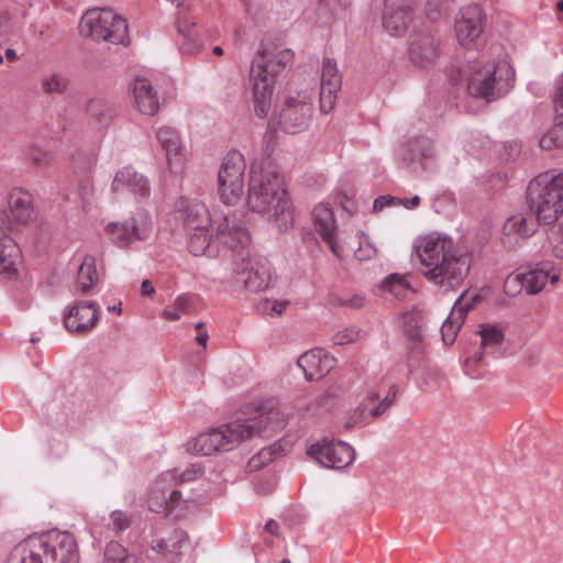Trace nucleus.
<instances>
[{"label":"nucleus","mask_w":563,"mask_h":563,"mask_svg":"<svg viewBox=\"0 0 563 563\" xmlns=\"http://www.w3.org/2000/svg\"><path fill=\"white\" fill-rule=\"evenodd\" d=\"M250 80L255 102L262 106L271 103L277 78L261 60L252 62Z\"/></svg>","instance_id":"nucleus-24"},{"label":"nucleus","mask_w":563,"mask_h":563,"mask_svg":"<svg viewBox=\"0 0 563 563\" xmlns=\"http://www.w3.org/2000/svg\"><path fill=\"white\" fill-rule=\"evenodd\" d=\"M360 338V330L356 328L344 329L343 331L338 332L333 342L338 345H344L352 342H355Z\"/></svg>","instance_id":"nucleus-48"},{"label":"nucleus","mask_w":563,"mask_h":563,"mask_svg":"<svg viewBox=\"0 0 563 563\" xmlns=\"http://www.w3.org/2000/svg\"><path fill=\"white\" fill-rule=\"evenodd\" d=\"M99 280L98 272L96 269L95 258L86 256L79 266L76 291L86 295L97 285Z\"/></svg>","instance_id":"nucleus-37"},{"label":"nucleus","mask_w":563,"mask_h":563,"mask_svg":"<svg viewBox=\"0 0 563 563\" xmlns=\"http://www.w3.org/2000/svg\"><path fill=\"white\" fill-rule=\"evenodd\" d=\"M310 108H280L273 124L279 125L287 133H297L305 129L310 119Z\"/></svg>","instance_id":"nucleus-30"},{"label":"nucleus","mask_w":563,"mask_h":563,"mask_svg":"<svg viewBox=\"0 0 563 563\" xmlns=\"http://www.w3.org/2000/svg\"><path fill=\"white\" fill-rule=\"evenodd\" d=\"M358 247L354 251L355 257L360 261H367L376 255V249L372 245L363 232L356 235Z\"/></svg>","instance_id":"nucleus-42"},{"label":"nucleus","mask_w":563,"mask_h":563,"mask_svg":"<svg viewBox=\"0 0 563 563\" xmlns=\"http://www.w3.org/2000/svg\"><path fill=\"white\" fill-rule=\"evenodd\" d=\"M560 279V274L553 268L544 265L528 272L516 273L507 277L505 288L507 292L523 290L527 295L540 292L548 283L555 285Z\"/></svg>","instance_id":"nucleus-17"},{"label":"nucleus","mask_w":563,"mask_h":563,"mask_svg":"<svg viewBox=\"0 0 563 563\" xmlns=\"http://www.w3.org/2000/svg\"><path fill=\"white\" fill-rule=\"evenodd\" d=\"M308 453L320 464L329 468H344L354 460L352 446L342 441L323 440L312 444Z\"/></svg>","instance_id":"nucleus-18"},{"label":"nucleus","mask_w":563,"mask_h":563,"mask_svg":"<svg viewBox=\"0 0 563 563\" xmlns=\"http://www.w3.org/2000/svg\"><path fill=\"white\" fill-rule=\"evenodd\" d=\"M312 219L322 241L336 257H343L347 251L353 249V244L347 242L343 235H338L334 213L328 205H317L312 210Z\"/></svg>","instance_id":"nucleus-15"},{"label":"nucleus","mask_w":563,"mask_h":563,"mask_svg":"<svg viewBox=\"0 0 563 563\" xmlns=\"http://www.w3.org/2000/svg\"><path fill=\"white\" fill-rule=\"evenodd\" d=\"M341 85L342 77L336 62L330 57H324L322 60L320 88V102L322 106H334Z\"/></svg>","instance_id":"nucleus-27"},{"label":"nucleus","mask_w":563,"mask_h":563,"mask_svg":"<svg viewBox=\"0 0 563 563\" xmlns=\"http://www.w3.org/2000/svg\"><path fill=\"white\" fill-rule=\"evenodd\" d=\"M245 159L239 152L225 155L218 174V192L221 201L227 206H235L244 192Z\"/></svg>","instance_id":"nucleus-11"},{"label":"nucleus","mask_w":563,"mask_h":563,"mask_svg":"<svg viewBox=\"0 0 563 563\" xmlns=\"http://www.w3.org/2000/svg\"><path fill=\"white\" fill-rule=\"evenodd\" d=\"M423 321L424 314L422 310L413 307L401 316V328L409 339L420 341L422 340Z\"/></svg>","instance_id":"nucleus-39"},{"label":"nucleus","mask_w":563,"mask_h":563,"mask_svg":"<svg viewBox=\"0 0 563 563\" xmlns=\"http://www.w3.org/2000/svg\"><path fill=\"white\" fill-rule=\"evenodd\" d=\"M287 306V300L263 299L258 302L257 307L263 313L275 317L280 316Z\"/></svg>","instance_id":"nucleus-44"},{"label":"nucleus","mask_w":563,"mask_h":563,"mask_svg":"<svg viewBox=\"0 0 563 563\" xmlns=\"http://www.w3.org/2000/svg\"><path fill=\"white\" fill-rule=\"evenodd\" d=\"M298 366L303 371L308 380L325 376L335 364V360L322 349H313L298 358Z\"/></svg>","instance_id":"nucleus-25"},{"label":"nucleus","mask_w":563,"mask_h":563,"mask_svg":"<svg viewBox=\"0 0 563 563\" xmlns=\"http://www.w3.org/2000/svg\"><path fill=\"white\" fill-rule=\"evenodd\" d=\"M363 306V298H355L354 300H351V307L360 308Z\"/></svg>","instance_id":"nucleus-61"},{"label":"nucleus","mask_w":563,"mask_h":563,"mask_svg":"<svg viewBox=\"0 0 563 563\" xmlns=\"http://www.w3.org/2000/svg\"><path fill=\"white\" fill-rule=\"evenodd\" d=\"M398 200H399V202H400L404 207H406V208H408V209L416 208V207H418V206H419V203H420V198H419L418 196H415V197H412L411 199H404V200L398 199Z\"/></svg>","instance_id":"nucleus-55"},{"label":"nucleus","mask_w":563,"mask_h":563,"mask_svg":"<svg viewBox=\"0 0 563 563\" xmlns=\"http://www.w3.org/2000/svg\"><path fill=\"white\" fill-rule=\"evenodd\" d=\"M208 332L207 331H200L197 336H196V341L198 344L202 345L203 347L207 346V341H208Z\"/></svg>","instance_id":"nucleus-58"},{"label":"nucleus","mask_w":563,"mask_h":563,"mask_svg":"<svg viewBox=\"0 0 563 563\" xmlns=\"http://www.w3.org/2000/svg\"><path fill=\"white\" fill-rule=\"evenodd\" d=\"M485 13L477 4H468L460 9L454 20V34L457 43L464 48L473 47L484 30Z\"/></svg>","instance_id":"nucleus-16"},{"label":"nucleus","mask_w":563,"mask_h":563,"mask_svg":"<svg viewBox=\"0 0 563 563\" xmlns=\"http://www.w3.org/2000/svg\"><path fill=\"white\" fill-rule=\"evenodd\" d=\"M290 413L274 401H266L257 408L256 416L242 420L247 429V440L255 435L271 437L282 431L289 422Z\"/></svg>","instance_id":"nucleus-12"},{"label":"nucleus","mask_w":563,"mask_h":563,"mask_svg":"<svg viewBox=\"0 0 563 563\" xmlns=\"http://www.w3.org/2000/svg\"><path fill=\"white\" fill-rule=\"evenodd\" d=\"M5 57L9 60H15L18 55H16V52L13 48H8V49H5Z\"/></svg>","instance_id":"nucleus-60"},{"label":"nucleus","mask_w":563,"mask_h":563,"mask_svg":"<svg viewBox=\"0 0 563 563\" xmlns=\"http://www.w3.org/2000/svg\"><path fill=\"white\" fill-rule=\"evenodd\" d=\"M11 223L4 212L0 211V275L18 280L24 275L22 252L10 236Z\"/></svg>","instance_id":"nucleus-13"},{"label":"nucleus","mask_w":563,"mask_h":563,"mask_svg":"<svg viewBox=\"0 0 563 563\" xmlns=\"http://www.w3.org/2000/svg\"><path fill=\"white\" fill-rule=\"evenodd\" d=\"M415 249L424 278L444 291L459 288L470 273L471 254L459 250L446 236H420Z\"/></svg>","instance_id":"nucleus-1"},{"label":"nucleus","mask_w":563,"mask_h":563,"mask_svg":"<svg viewBox=\"0 0 563 563\" xmlns=\"http://www.w3.org/2000/svg\"><path fill=\"white\" fill-rule=\"evenodd\" d=\"M104 563H141L137 558L130 555L125 548L112 541L104 551Z\"/></svg>","instance_id":"nucleus-40"},{"label":"nucleus","mask_w":563,"mask_h":563,"mask_svg":"<svg viewBox=\"0 0 563 563\" xmlns=\"http://www.w3.org/2000/svg\"><path fill=\"white\" fill-rule=\"evenodd\" d=\"M247 205L252 211L267 216L282 232L295 224V209L284 177L271 162L251 167Z\"/></svg>","instance_id":"nucleus-2"},{"label":"nucleus","mask_w":563,"mask_h":563,"mask_svg":"<svg viewBox=\"0 0 563 563\" xmlns=\"http://www.w3.org/2000/svg\"><path fill=\"white\" fill-rule=\"evenodd\" d=\"M515 80V69L509 63L476 60L470 66L467 90L475 98L496 102L512 90Z\"/></svg>","instance_id":"nucleus-4"},{"label":"nucleus","mask_w":563,"mask_h":563,"mask_svg":"<svg viewBox=\"0 0 563 563\" xmlns=\"http://www.w3.org/2000/svg\"><path fill=\"white\" fill-rule=\"evenodd\" d=\"M382 288L398 300H408L415 295V289L406 275H389L384 280Z\"/></svg>","instance_id":"nucleus-38"},{"label":"nucleus","mask_w":563,"mask_h":563,"mask_svg":"<svg viewBox=\"0 0 563 563\" xmlns=\"http://www.w3.org/2000/svg\"><path fill=\"white\" fill-rule=\"evenodd\" d=\"M393 200H394L393 197H387V196L379 197L374 201V209L382 210L385 205V201L388 203Z\"/></svg>","instance_id":"nucleus-56"},{"label":"nucleus","mask_w":563,"mask_h":563,"mask_svg":"<svg viewBox=\"0 0 563 563\" xmlns=\"http://www.w3.org/2000/svg\"><path fill=\"white\" fill-rule=\"evenodd\" d=\"M552 99L555 106H563V74L554 81Z\"/></svg>","instance_id":"nucleus-53"},{"label":"nucleus","mask_w":563,"mask_h":563,"mask_svg":"<svg viewBox=\"0 0 563 563\" xmlns=\"http://www.w3.org/2000/svg\"><path fill=\"white\" fill-rule=\"evenodd\" d=\"M428 16H429L430 20L434 21V20H437L440 16V11L437 10L434 12H428Z\"/></svg>","instance_id":"nucleus-62"},{"label":"nucleus","mask_w":563,"mask_h":563,"mask_svg":"<svg viewBox=\"0 0 563 563\" xmlns=\"http://www.w3.org/2000/svg\"><path fill=\"white\" fill-rule=\"evenodd\" d=\"M196 306L197 296L181 294L163 309L161 317L167 321H178L183 317L191 314L195 311Z\"/></svg>","instance_id":"nucleus-35"},{"label":"nucleus","mask_w":563,"mask_h":563,"mask_svg":"<svg viewBox=\"0 0 563 563\" xmlns=\"http://www.w3.org/2000/svg\"><path fill=\"white\" fill-rule=\"evenodd\" d=\"M33 559L24 542H19L10 552L5 563H32Z\"/></svg>","instance_id":"nucleus-46"},{"label":"nucleus","mask_w":563,"mask_h":563,"mask_svg":"<svg viewBox=\"0 0 563 563\" xmlns=\"http://www.w3.org/2000/svg\"><path fill=\"white\" fill-rule=\"evenodd\" d=\"M42 89L45 93H64L66 91L65 81L56 74L45 77L41 82Z\"/></svg>","instance_id":"nucleus-45"},{"label":"nucleus","mask_w":563,"mask_h":563,"mask_svg":"<svg viewBox=\"0 0 563 563\" xmlns=\"http://www.w3.org/2000/svg\"><path fill=\"white\" fill-rule=\"evenodd\" d=\"M7 205L11 217V219L7 217L11 223V231L15 227H26L35 219L33 197L29 191L22 188L11 189L7 197Z\"/></svg>","instance_id":"nucleus-22"},{"label":"nucleus","mask_w":563,"mask_h":563,"mask_svg":"<svg viewBox=\"0 0 563 563\" xmlns=\"http://www.w3.org/2000/svg\"><path fill=\"white\" fill-rule=\"evenodd\" d=\"M129 93L139 106H161L170 102L161 98L147 78L136 77L129 86Z\"/></svg>","instance_id":"nucleus-31"},{"label":"nucleus","mask_w":563,"mask_h":563,"mask_svg":"<svg viewBox=\"0 0 563 563\" xmlns=\"http://www.w3.org/2000/svg\"><path fill=\"white\" fill-rule=\"evenodd\" d=\"M188 536L181 529H175L170 537L165 539L155 540L152 543V549L162 554L170 562H175L181 554L183 545L187 542Z\"/></svg>","instance_id":"nucleus-32"},{"label":"nucleus","mask_w":563,"mask_h":563,"mask_svg":"<svg viewBox=\"0 0 563 563\" xmlns=\"http://www.w3.org/2000/svg\"><path fill=\"white\" fill-rule=\"evenodd\" d=\"M249 245L245 246V251L247 252L244 254L243 257L239 254L240 247L238 249H231L233 252V255L235 256L234 264L236 265V273L239 276L238 282H241L244 284L245 288L251 291H260L268 287L272 278L271 269L266 264L263 263H256L255 266H249Z\"/></svg>","instance_id":"nucleus-19"},{"label":"nucleus","mask_w":563,"mask_h":563,"mask_svg":"<svg viewBox=\"0 0 563 563\" xmlns=\"http://www.w3.org/2000/svg\"><path fill=\"white\" fill-rule=\"evenodd\" d=\"M141 292L144 296H152L155 294V288L150 280L145 279L141 285Z\"/></svg>","instance_id":"nucleus-54"},{"label":"nucleus","mask_w":563,"mask_h":563,"mask_svg":"<svg viewBox=\"0 0 563 563\" xmlns=\"http://www.w3.org/2000/svg\"><path fill=\"white\" fill-rule=\"evenodd\" d=\"M185 214L187 230H216V238L230 249L240 247L239 254L244 258L250 234L241 213L221 210L211 216L205 203L194 200L187 203Z\"/></svg>","instance_id":"nucleus-3"},{"label":"nucleus","mask_w":563,"mask_h":563,"mask_svg":"<svg viewBox=\"0 0 563 563\" xmlns=\"http://www.w3.org/2000/svg\"><path fill=\"white\" fill-rule=\"evenodd\" d=\"M527 200L536 220L551 224L563 214V170L537 176L529 183Z\"/></svg>","instance_id":"nucleus-5"},{"label":"nucleus","mask_w":563,"mask_h":563,"mask_svg":"<svg viewBox=\"0 0 563 563\" xmlns=\"http://www.w3.org/2000/svg\"><path fill=\"white\" fill-rule=\"evenodd\" d=\"M152 221L146 212H140L124 222H111L104 228L107 238L117 246L125 247L148 239Z\"/></svg>","instance_id":"nucleus-14"},{"label":"nucleus","mask_w":563,"mask_h":563,"mask_svg":"<svg viewBox=\"0 0 563 563\" xmlns=\"http://www.w3.org/2000/svg\"><path fill=\"white\" fill-rule=\"evenodd\" d=\"M99 310L96 302L76 301L64 314V324L71 333L86 334L97 324Z\"/></svg>","instance_id":"nucleus-20"},{"label":"nucleus","mask_w":563,"mask_h":563,"mask_svg":"<svg viewBox=\"0 0 563 563\" xmlns=\"http://www.w3.org/2000/svg\"><path fill=\"white\" fill-rule=\"evenodd\" d=\"M212 53H213V54H216V55H218V56H221V55L223 54V49H222V47H221V46H214V47L212 48Z\"/></svg>","instance_id":"nucleus-63"},{"label":"nucleus","mask_w":563,"mask_h":563,"mask_svg":"<svg viewBox=\"0 0 563 563\" xmlns=\"http://www.w3.org/2000/svg\"><path fill=\"white\" fill-rule=\"evenodd\" d=\"M464 298L461 297L455 305L453 306L451 313L446 318V320L443 322L441 328V334L443 342L446 345H451L456 338V334L459 330L461 329V325L466 317L468 307H465L463 305Z\"/></svg>","instance_id":"nucleus-33"},{"label":"nucleus","mask_w":563,"mask_h":563,"mask_svg":"<svg viewBox=\"0 0 563 563\" xmlns=\"http://www.w3.org/2000/svg\"><path fill=\"white\" fill-rule=\"evenodd\" d=\"M111 526L115 532H121L130 527L131 520L121 510H114L110 515Z\"/></svg>","instance_id":"nucleus-50"},{"label":"nucleus","mask_w":563,"mask_h":563,"mask_svg":"<svg viewBox=\"0 0 563 563\" xmlns=\"http://www.w3.org/2000/svg\"><path fill=\"white\" fill-rule=\"evenodd\" d=\"M402 371L401 364L390 367L378 384L363 391L355 409L356 421L367 417L378 418L394 406L399 394L397 377Z\"/></svg>","instance_id":"nucleus-8"},{"label":"nucleus","mask_w":563,"mask_h":563,"mask_svg":"<svg viewBox=\"0 0 563 563\" xmlns=\"http://www.w3.org/2000/svg\"><path fill=\"white\" fill-rule=\"evenodd\" d=\"M541 148L551 151L556 147H563V143H561L558 133H555V124L553 128L545 133L539 142Z\"/></svg>","instance_id":"nucleus-47"},{"label":"nucleus","mask_w":563,"mask_h":563,"mask_svg":"<svg viewBox=\"0 0 563 563\" xmlns=\"http://www.w3.org/2000/svg\"><path fill=\"white\" fill-rule=\"evenodd\" d=\"M408 55L416 67H430L440 56L439 40L432 32H420L412 38Z\"/></svg>","instance_id":"nucleus-21"},{"label":"nucleus","mask_w":563,"mask_h":563,"mask_svg":"<svg viewBox=\"0 0 563 563\" xmlns=\"http://www.w3.org/2000/svg\"><path fill=\"white\" fill-rule=\"evenodd\" d=\"M189 241L188 249L194 256H201L208 254L212 255L210 249L212 243L224 245L223 242L216 238V230L201 229V230H188ZM225 246H228L225 244Z\"/></svg>","instance_id":"nucleus-34"},{"label":"nucleus","mask_w":563,"mask_h":563,"mask_svg":"<svg viewBox=\"0 0 563 563\" xmlns=\"http://www.w3.org/2000/svg\"><path fill=\"white\" fill-rule=\"evenodd\" d=\"M247 432L242 420H236L211 429L188 441L187 451L191 454L201 455L230 451L247 440Z\"/></svg>","instance_id":"nucleus-10"},{"label":"nucleus","mask_w":563,"mask_h":563,"mask_svg":"<svg viewBox=\"0 0 563 563\" xmlns=\"http://www.w3.org/2000/svg\"><path fill=\"white\" fill-rule=\"evenodd\" d=\"M203 474L199 465H192L186 471L177 470L163 473L150 492L148 509L156 514L174 515L180 518L185 515V504L178 490L174 486L190 482Z\"/></svg>","instance_id":"nucleus-6"},{"label":"nucleus","mask_w":563,"mask_h":563,"mask_svg":"<svg viewBox=\"0 0 563 563\" xmlns=\"http://www.w3.org/2000/svg\"><path fill=\"white\" fill-rule=\"evenodd\" d=\"M29 159L37 167L44 168L51 166L55 161V154L45 148H33L29 154Z\"/></svg>","instance_id":"nucleus-43"},{"label":"nucleus","mask_w":563,"mask_h":563,"mask_svg":"<svg viewBox=\"0 0 563 563\" xmlns=\"http://www.w3.org/2000/svg\"><path fill=\"white\" fill-rule=\"evenodd\" d=\"M196 26V22L188 13L183 12L177 18V30L181 36L194 34L191 30Z\"/></svg>","instance_id":"nucleus-51"},{"label":"nucleus","mask_w":563,"mask_h":563,"mask_svg":"<svg viewBox=\"0 0 563 563\" xmlns=\"http://www.w3.org/2000/svg\"><path fill=\"white\" fill-rule=\"evenodd\" d=\"M157 139L166 152V161L173 173H178L185 164V156L177 132L172 128H161L157 132Z\"/></svg>","instance_id":"nucleus-29"},{"label":"nucleus","mask_w":563,"mask_h":563,"mask_svg":"<svg viewBox=\"0 0 563 563\" xmlns=\"http://www.w3.org/2000/svg\"><path fill=\"white\" fill-rule=\"evenodd\" d=\"M295 54L291 49L286 48L282 49L275 54H268L264 51L258 52L253 62L261 60L265 66L268 73H273V76L276 78L278 75L287 67L294 63Z\"/></svg>","instance_id":"nucleus-36"},{"label":"nucleus","mask_w":563,"mask_h":563,"mask_svg":"<svg viewBox=\"0 0 563 563\" xmlns=\"http://www.w3.org/2000/svg\"><path fill=\"white\" fill-rule=\"evenodd\" d=\"M537 220L526 213H516L507 219L503 228V241L508 246H514L520 240L534 234L537 230Z\"/></svg>","instance_id":"nucleus-28"},{"label":"nucleus","mask_w":563,"mask_h":563,"mask_svg":"<svg viewBox=\"0 0 563 563\" xmlns=\"http://www.w3.org/2000/svg\"><path fill=\"white\" fill-rule=\"evenodd\" d=\"M183 38L180 49L184 54L195 55L201 49L202 44L197 35L189 34V36H183Z\"/></svg>","instance_id":"nucleus-49"},{"label":"nucleus","mask_w":563,"mask_h":563,"mask_svg":"<svg viewBox=\"0 0 563 563\" xmlns=\"http://www.w3.org/2000/svg\"><path fill=\"white\" fill-rule=\"evenodd\" d=\"M80 33L93 41L126 45L129 32L125 19L107 8L86 11L79 23Z\"/></svg>","instance_id":"nucleus-9"},{"label":"nucleus","mask_w":563,"mask_h":563,"mask_svg":"<svg viewBox=\"0 0 563 563\" xmlns=\"http://www.w3.org/2000/svg\"><path fill=\"white\" fill-rule=\"evenodd\" d=\"M265 530L268 533L276 536L278 532V523L275 520H268L265 525Z\"/></svg>","instance_id":"nucleus-57"},{"label":"nucleus","mask_w":563,"mask_h":563,"mask_svg":"<svg viewBox=\"0 0 563 563\" xmlns=\"http://www.w3.org/2000/svg\"><path fill=\"white\" fill-rule=\"evenodd\" d=\"M33 559L32 563H77L78 545L67 531L32 534L22 540Z\"/></svg>","instance_id":"nucleus-7"},{"label":"nucleus","mask_w":563,"mask_h":563,"mask_svg":"<svg viewBox=\"0 0 563 563\" xmlns=\"http://www.w3.org/2000/svg\"><path fill=\"white\" fill-rule=\"evenodd\" d=\"M411 21L410 12L397 0H385L382 18L384 30L390 36H402L408 31Z\"/></svg>","instance_id":"nucleus-26"},{"label":"nucleus","mask_w":563,"mask_h":563,"mask_svg":"<svg viewBox=\"0 0 563 563\" xmlns=\"http://www.w3.org/2000/svg\"><path fill=\"white\" fill-rule=\"evenodd\" d=\"M272 454H273L272 448L263 449L262 451L258 452V454H256L255 456H253L250 460L249 467L252 471L260 468L262 465H264L273 460Z\"/></svg>","instance_id":"nucleus-52"},{"label":"nucleus","mask_w":563,"mask_h":563,"mask_svg":"<svg viewBox=\"0 0 563 563\" xmlns=\"http://www.w3.org/2000/svg\"><path fill=\"white\" fill-rule=\"evenodd\" d=\"M553 255L558 258H563V243L560 242L559 244L553 246Z\"/></svg>","instance_id":"nucleus-59"},{"label":"nucleus","mask_w":563,"mask_h":563,"mask_svg":"<svg viewBox=\"0 0 563 563\" xmlns=\"http://www.w3.org/2000/svg\"><path fill=\"white\" fill-rule=\"evenodd\" d=\"M109 310L114 311L117 313H121V303L118 306L110 307Z\"/></svg>","instance_id":"nucleus-64"},{"label":"nucleus","mask_w":563,"mask_h":563,"mask_svg":"<svg viewBox=\"0 0 563 563\" xmlns=\"http://www.w3.org/2000/svg\"><path fill=\"white\" fill-rule=\"evenodd\" d=\"M482 340V347L495 350L503 341V332L495 325L483 324L478 331Z\"/></svg>","instance_id":"nucleus-41"},{"label":"nucleus","mask_w":563,"mask_h":563,"mask_svg":"<svg viewBox=\"0 0 563 563\" xmlns=\"http://www.w3.org/2000/svg\"><path fill=\"white\" fill-rule=\"evenodd\" d=\"M111 188L115 194H132L140 198H147L151 192L148 179L131 166L117 172Z\"/></svg>","instance_id":"nucleus-23"}]
</instances>
